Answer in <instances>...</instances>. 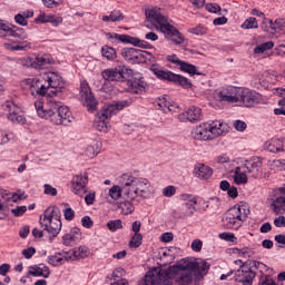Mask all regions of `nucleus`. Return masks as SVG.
<instances>
[{"mask_svg":"<svg viewBox=\"0 0 285 285\" xmlns=\"http://www.w3.org/2000/svg\"><path fill=\"white\" fill-rule=\"evenodd\" d=\"M208 271H210V264L204 259L183 258L178 264L167 269L163 268V274L169 282L176 279L179 285H190L193 277L202 279L204 275H208Z\"/></svg>","mask_w":285,"mask_h":285,"instance_id":"f257e3e1","label":"nucleus"},{"mask_svg":"<svg viewBox=\"0 0 285 285\" xmlns=\"http://www.w3.org/2000/svg\"><path fill=\"white\" fill-rule=\"evenodd\" d=\"M118 185L109 189V197L117 202L119 199H139L144 197L147 188H150V181L147 178L138 177L137 173L128 171L117 178Z\"/></svg>","mask_w":285,"mask_h":285,"instance_id":"f03ea898","label":"nucleus"},{"mask_svg":"<svg viewBox=\"0 0 285 285\" xmlns=\"http://www.w3.org/2000/svg\"><path fill=\"white\" fill-rule=\"evenodd\" d=\"M35 108L40 119H50L55 126H70L75 119L70 109L55 98L48 99L47 107L43 106V102L36 101Z\"/></svg>","mask_w":285,"mask_h":285,"instance_id":"7ed1b4c3","label":"nucleus"},{"mask_svg":"<svg viewBox=\"0 0 285 285\" xmlns=\"http://www.w3.org/2000/svg\"><path fill=\"white\" fill-rule=\"evenodd\" d=\"M161 9L151 8L145 11V14L157 30H160L165 35L166 39H170L175 46H181L184 43V36L177 28L168 22V17L161 14Z\"/></svg>","mask_w":285,"mask_h":285,"instance_id":"20e7f679","label":"nucleus"},{"mask_svg":"<svg viewBox=\"0 0 285 285\" xmlns=\"http://www.w3.org/2000/svg\"><path fill=\"white\" fill-rule=\"evenodd\" d=\"M43 79L48 83L47 86L41 83L37 78H27L24 80L32 97H46L50 88L55 90L52 92H60L61 88H63V78L59 72L48 71L45 73Z\"/></svg>","mask_w":285,"mask_h":285,"instance_id":"39448f33","label":"nucleus"},{"mask_svg":"<svg viewBox=\"0 0 285 285\" xmlns=\"http://www.w3.org/2000/svg\"><path fill=\"white\" fill-rule=\"evenodd\" d=\"M228 131V125L222 120L200 124L191 131L193 139L197 141H210Z\"/></svg>","mask_w":285,"mask_h":285,"instance_id":"423d86ee","label":"nucleus"},{"mask_svg":"<svg viewBox=\"0 0 285 285\" xmlns=\"http://www.w3.org/2000/svg\"><path fill=\"white\" fill-rule=\"evenodd\" d=\"M262 158L253 157L249 160H245L244 164L236 167L234 173V181L238 186L244 184H248V176L253 179H257V177H262Z\"/></svg>","mask_w":285,"mask_h":285,"instance_id":"0eeeda50","label":"nucleus"},{"mask_svg":"<svg viewBox=\"0 0 285 285\" xmlns=\"http://www.w3.org/2000/svg\"><path fill=\"white\" fill-rule=\"evenodd\" d=\"M132 104V100H120L115 104L105 105L102 109L98 112V116L95 119L94 126L100 132H108V128H110V124L108 122L112 115H117L124 108H128Z\"/></svg>","mask_w":285,"mask_h":285,"instance_id":"6e6552de","label":"nucleus"},{"mask_svg":"<svg viewBox=\"0 0 285 285\" xmlns=\"http://www.w3.org/2000/svg\"><path fill=\"white\" fill-rule=\"evenodd\" d=\"M250 209H248V205H235L225 213V217L223 219L224 226L232 230H239V228H242V224L248 219Z\"/></svg>","mask_w":285,"mask_h":285,"instance_id":"1a4fd4ad","label":"nucleus"},{"mask_svg":"<svg viewBox=\"0 0 285 285\" xmlns=\"http://www.w3.org/2000/svg\"><path fill=\"white\" fill-rule=\"evenodd\" d=\"M40 226L43 230H47L49 235L57 237L58 233H61V212L58 207H48L40 216Z\"/></svg>","mask_w":285,"mask_h":285,"instance_id":"9d476101","label":"nucleus"},{"mask_svg":"<svg viewBox=\"0 0 285 285\" xmlns=\"http://www.w3.org/2000/svg\"><path fill=\"white\" fill-rule=\"evenodd\" d=\"M150 70L157 76L158 79H161L163 81H171L173 83H176V86H181V88L186 89L193 88L190 80L181 75L163 70L159 67H153Z\"/></svg>","mask_w":285,"mask_h":285,"instance_id":"9b49d317","label":"nucleus"},{"mask_svg":"<svg viewBox=\"0 0 285 285\" xmlns=\"http://www.w3.org/2000/svg\"><path fill=\"white\" fill-rule=\"evenodd\" d=\"M2 110H4L8 120L12 124H19L20 126H26V124H28V120L23 115V110H21V107L14 104V100H7L2 105Z\"/></svg>","mask_w":285,"mask_h":285,"instance_id":"f8f14e48","label":"nucleus"},{"mask_svg":"<svg viewBox=\"0 0 285 285\" xmlns=\"http://www.w3.org/2000/svg\"><path fill=\"white\" fill-rule=\"evenodd\" d=\"M101 77L105 81H126L128 77H132V69H128L124 65H118L115 68L104 70Z\"/></svg>","mask_w":285,"mask_h":285,"instance_id":"ddd939ff","label":"nucleus"},{"mask_svg":"<svg viewBox=\"0 0 285 285\" xmlns=\"http://www.w3.org/2000/svg\"><path fill=\"white\" fill-rule=\"evenodd\" d=\"M238 101L245 108H253L257 104H262V94L250 90L248 88H242L238 91Z\"/></svg>","mask_w":285,"mask_h":285,"instance_id":"4468645a","label":"nucleus"},{"mask_svg":"<svg viewBox=\"0 0 285 285\" xmlns=\"http://www.w3.org/2000/svg\"><path fill=\"white\" fill-rule=\"evenodd\" d=\"M121 57L129 63H146L148 57H153V55L141 49L124 48L121 50Z\"/></svg>","mask_w":285,"mask_h":285,"instance_id":"2eb2a0df","label":"nucleus"},{"mask_svg":"<svg viewBox=\"0 0 285 285\" xmlns=\"http://www.w3.org/2000/svg\"><path fill=\"white\" fill-rule=\"evenodd\" d=\"M144 284L145 285H173V281L166 278V275L164 274V268L154 267L145 275Z\"/></svg>","mask_w":285,"mask_h":285,"instance_id":"dca6fc26","label":"nucleus"},{"mask_svg":"<svg viewBox=\"0 0 285 285\" xmlns=\"http://www.w3.org/2000/svg\"><path fill=\"white\" fill-rule=\"evenodd\" d=\"M239 89L240 87L233 86L223 88L215 92L214 98L226 104H239Z\"/></svg>","mask_w":285,"mask_h":285,"instance_id":"f3484780","label":"nucleus"},{"mask_svg":"<svg viewBox=\"0 0 285 285\" xmlns=\"http://www.w3.org/2000/svg\"><path fill=\"white\" fill-rule=\"evenodd\" d=\"M88 173L77 174L71 180V193L78 197H83L88 193Z\"/></svg>","mask_w":285,"mask_h":285,"instance_id":"a211bd4d","label":"nucleus"},{"mask_svg":"<svg viewBox=\"0 0 285 285\" xmlns=\"http://www.w3.org/2000/svg\"><path fill=\"white\" fill-rule=\"evenodd\" d=\"M156 110H161L165 115L168 112H179V105L170 99L168 96L158 97L154 101Z\"/></svg>","mask_w":285,"mask_h":285,"instance_id":"6ab92c4d","label":"nucleus"},{"mask_svg":"<svg viewBox=\"0 0 285 285\" xmlns=\"http://www.w3.org/2000/svg\"><path fill=\"white\" fill-rule=\"evenodd\" d=\"M255 269L253 266L242 265L235 273L236 282H239L243 285H253V279H255Z\"/></svg>","mask_w":285,"mask_h":285,"instance_id":"aec40b11","label":"nucleus"},{"mask_svg":"<svg viewBox=\"0 0 285 285\" xmlns=\"http://www.w3.org/2000/svg\"><path fill=\"white\" fill-rule=\"evenodd\" d=\"M80 97L81 100L85 101L83 105L90 110H95V108H97V99H95L88 81H82L80 83Z\"/></svg>","mask_w":285,"mask_h":285,"instance_id":"412c9836","label":"nucleus"},{"mask_svg":"<svg viewBox=\"0 0 285 285\" xmlns=\"http://www.w3.org/2000/svg\"><path fill=\"white\" fill-rule=\"evenodd\" d=\"M204 115L202 114V108L199 107H189L186 112L179 114V121H190V124H195V121H202Z\"/></svg>","mask_w":285,"mask_h":285,"instance_id":"4be33fe9","label":"nucleus"},{"mask_svg":"<svg viewBox=\"0 0 285 285\" xmlns=\"http://www.w3.org/2000/svg\"><path fill=\"white\" fill-rule=\"evenodd\" d=\"M82 237L81 229L79 227H72L69 233L62 236V244L65 246H75V244L81 242Z\"/></svg>","mask_w":285,"mask_h":285,"instance_id":"5701e85b","label":"nucleus"},{"mask_svg":"<svg viewBox=\"0 0 285 285\" xmlns=\"http://www.w3.org/2000/svg\"><path fill=\"white\" fill-rule=\"evenodd\" d=\"M1 30L7 37H14L16 39H23L26 36L23 28L3 21L1 22Z\"/></svg>","mask_w":285,"mask_h":285,"instance_id":"b1692460","label":"nucleus"},{"mask_svg":"<svg viewBox=\"0 0 285 285\" xmlns=\"http://www.w3.org/2000/svg\"><path fill=\"white\" fill-rule=\"evenodd\" d=\"M27 277H43L45 279H48L50 277V267L46 264L30 266Z\"/></svg>","mask_w":285,"mask_h":285,"instance_id":"393cba45","label":"nucleus"},{"mask_svg":"<svg viewBox=\"0 0 285 285\" xmlns=\"http://www.w3.org/2000/svg\"><path fill=\"white\" fill-rule=\"evenodd\" d=\"M194 176L198 179H210L213 177V168L205 164L198 163L194 167Z\"/></svg>","mask_w":285,"mask_h":285,"instance_id":"a878e982","label":"nucleus"},{"mask_svg":"<svg viewBox=\"0 0 285 285\" xmlns=\"http://www.w3.org/2000/svg\"><path fill=\"white\" fill-rule=\"evenodd\" d=\"M148 83L145 82L144 78H132L130 81L129 90L134 95H144Z\"/></svg>","mask_w":285,"mask_h":285,"instance_id":"bb28decb","label":"nucleus"},{"mask_svg":"<svg viewBox=\"0 0 285 285\" xmlns=\"http://www.w3.org/2000/svg\"><path fill=\"white\" fill-rule=\"evenodd\" d=\"M268 153H284V139L272 138L265 142Z\"/></svg>","mask_w":285,"mask_h":285,"instance_id":"cd10ccee","label":"nucleus"},{"mask_svg":"<svg viewBox=\"0 0 285 285\" xmlns=\"http://www.w3.org/2000/svg\"><path fill=\"white\" fill-rule=\"evenodd\" d=\"M3 47L6 50H12V51H23V50H31L32 49V42H29L27 40L18 41V42H4Z\"/></svg>","mask_w":285,"mask_h":285,"instance_id":"c85d7f7f","label":"nucleus"},{"mask_svg":"<svg viewBox=\"0 0 285 285\" xmlns=\"http://www.w3.org/2000/svg\"><path fill=\"white\" fill-rule=\"evenodd\" d=\"M269 207L274 215H285V196H277L272 199Z\"/></svg>","mask_w":285,"mask_h":285,"instance_id":"c756f323","label":"nucleus"},{"mask_svg":"<svg viewBox=\"0 0 285 285\" xmlns=\"http://www.w3.org/2000/svg\"><path fill=\"white\" fill-rule=\"evenodd\" d=\"M30 63L32 68L43 69L50 66V57L48 55H39L35 59H30Z\"/></svg>","mask_w":285,"mask_h":285,"instance_id":"7c9ffc66","label":"nucleus"},{"mask_svg":"<svg viewBox=\"0 0 285 285\" xmlns=\"http://www.w3.org/2000/svg\"><path fill=\"white\" fill-rule=\"evenodd\" d=\"M106 39L110 41V43H130V36L128 35H119L117 32H107Z\"/></svg>","mask_w":285,"mask_h":285,"instance_id":"2f4dec72","label":"nucleus"},{"mask_svg":"<svg viewBox=\"0 0 285 285\" xmlns=\"http://www.w3.org/2000/svg\"><path fill=\"white\" fill-rule=\"evenodd\" d=\"M1 195L7 206H12V204H17L18 202H21V199H23L22 194L8 193V190H2Z\"/></svg>","mask_w":285,"mask_h":285,"instance_id":"473e14b6","label":"nucleus"},{"mask_svg":"<svg viewBox=\"0 0 285 285\" xmlns=\"http://www.w3.org/2000/svg\"><path fill=\"white\" fill-rule=\"evenodd\" d=\"M179 199L180 202H184V204H206V200H204V198L188 193L180 194Z\"/></svg>","mask_w":285,"mask_h":285,"instance_id":"72a5a7b5","label":"nucleus"},{"mask_svg":"<svg viewBox=\"0 0 285 285\" xmlns=\"http://www.w3.org/2000/svg\"><path fill=\"white\" fill-rule=\"evenodd\" d=\"M102 21L106 23H119V21H124V13L120 10H112L109 16H102Z\"/></svg>","mask_w":285,"mask_h":285,"instance_id":"f704fd0d","label":"nucleus"},{"mask_svg":"<svg viewBox=\"0 0 285 285\" xmlns=\"http://www.w3.org/2000/svg\"><path fill=\"white\" fill-rule=\"evenodd\" d=\"M232 253L244 259H248L253 257V255H255V250H253V248L250 247H243V248L235 247L232 249Z\"/></svg>","mask_w":285,"mask_h":285,"instance_id":"c9c22d12","label":"nucleus"},{"mask_svg":"<svg viewBox=\"0 0 285 285\" xmlns=\"http://www.w3.org/2000/svg\"><path fill=\"white\" fill-rule=\"evenodd\" d=\"M101 56L107 59V61H115V59H117V50H115V48L110 47V46H102L101 47Z\"/></svg>","mask_w":285,"mask_h":285,"instance_id":"e433bc0d","label":"nucleus"},{"mask_svg":"<svg viewBox=\"0 0 285 285\" xmlns=\"http://www.w3.org/2000/svg\"><path fill=\"white\" fill-rule=\"evenodd\" d=\"M265 23H268L269 28H272L273 32H278L279 30H284L285 28V19L284 18H277L275 21L271 19H265Z\"/></svg>","mask_w":285,"mask_h":285,"instance_id":"4c0bfd02","label":"nucleus"},{"mask_svg":"<svg viewBox=\"0 0 285 285\" xmlns=\"http://www.w3.org/2000/svg\"><path fill=\"white\" fill-rule=\"evenodd\" d=\"M132 202H139V197L134 200L125 199V202L120 203L122 215H132L135 213V205Z\"/></svg>","mask_w":285,"mask_h":285,"instance_id":"58836bf2","label":"nucleus"},{"mask_svg":"<svg viewBox=\"0 0 285 285\" xmlns=\"http://www.w3.org/2000/svg\"><path fill=\"white\" fill-rule=\"evenodd\" d=\"M179 70H181V72L190 75V77H194V75L202 76V72L197 70V67L195 65L188 63L186 61H183L180 63Z\"/></svg>","mask_w":285,"mask_h":285,"instance_id":"ea45409f","label":"nucleus"},{"mask_svg":"<svg viewBox=\"0 0 285 285\" xmlns=\"http://www.w3.org/2000/svg\"><path fill=\"white\" fill-rule=\"evenodd\" d=\"M243 30H255L259 28V23L257 22V18L255 17H249L247 18L240 26Z\"/></svg>","mask_w":285,"mask_h":285,"instance_id":"a19ab883","label":"nucleus"},{"mask_svg":"<svg viewBox=\"0 0 285 285\" xmlns=\"http://www.w3.org/2000/svg\"><path fill=\"white\" fill-rule=\"evenodd\" d=\"M275 43L273 41L263 42L255 47L254 52L255 55H264L266 50H273Z\"/></svg>","mask_w":285,"mask_h":285,"instance_id":"79ce46f5","label":"nucleus"},{"mask_svg":"<svg viewBox=\"0 0 285 285\" xmlns=\"http://www.w3.org/2000/svg\"><path fill=\"white\" fill-rule=\"evenodd\" d=\"M90 255V249L86 246H80L73 249V256L78 257V259H86Z\"/></svg>","mask_w":285,"mask_h":285,"instance_id":"37998d69","label":"nucleus"},{"mask_svg":"<svg viewBox=\"0 0 285 285\" xmlns=\"http://www.w3.org/2000/svg\"><path fill=\"white\" fill-rule=\"evenodd\" d=\"M132 46H138V48H144L145 50H151L153 45L148 43L145 40H140L139 38L130 37V41Z\"/></svg>","mask_w":285,"mask_h":285,"instance_id":"c03bdc74","label":"nucleus"},{"mask_svg":"<svg viewBox=\"0 0 285 285\" xmlns=\"http://www.w3.org/2000/svg\"><path fill=\"white\" fill-rule=\"evenodd\" d=\"M249 266H252L253 271H258L259 273H262V275L268 273V266L259 261H252L249 263Z\"/></svg>","mask_w":285,"mask_h":285,"instance_id":"a18cd8bd","label":"nucleus"},{"mask_svg":"<svg viewBox=\"0 0 285 285\" xmlns=\"http://www.w3.org/2000/svg\"><path fill=\"white\" fill-rule=\"evenodd\" d=\"M107 228L110 233H117V230H121V228H124V225L121 219H115L107 223Z\"/></svg>","mask_w":285,"mask_h":285,"instance_id":"49530a36","label":"nucleus"},{"mask_svg":"<svg viewBox=\"0 0 285 285\" xmlns=\"http://www.w3.org/2000/svg\"><path fill=\"white\" fill-rule=\"evenodd\" d=\"M144 242V236L141 234H134L129 242V248H139Z\"/></svg>","mask_w":285,"mask_h":285,"instance_id":"de8ad7c7","label":"nucleus"},{"mask_svg":"<svg viewBox=\"0 0 285 285\" xmlns=\"http://www.w3.org/2000/svg\"><path fill=\"white\" fill-rule=\"evenodd\" d=\"M47 262L51 266H59V264L63 262V254L57 253V254L50 255L48 256Z\"/></svg>","mask_w":285,"mask_h":285,"instance_id":"09e8293b","label":"nucleus"},{"mask_svg":"<svg viewBox=\"0 0 285 285\" xmlns=\"http://www.w3.org/2000/svg\"><path fill=\"white\" fill-rule=\"evenodd\" d=\"M195 206H197V204H193V203L183 204V208H185L186 217H193V215H195V213L197 212V208Z\"/></svg>","mask_w":285,"mask_h":285,"instance_id":"8fccbe9b","label":"nucleus"},{"mask_svg":"<svg viewBox=\"0 0 285 285\" xmlns=\"http://www.w3.org/2000/svg\"><path fill=\"white\" fill-rule=\"evenodd\" d=\"M189 32H190L191 35H196L197 37H202V36H204V35H207L208 28H206V27L203 26V24H198V26H196V27L189 29Z\"/></svg>","mask_w":285,"mask_h":285,"instance_id":"3c124183","label":"nucleus"},{"mask_svg":"<svg viewBox=\"0 0 285 285\" xmlns=\"http://www.w3.org/2000/svg\"><path fill=\"white\" fill-rule=\"evenodd\" d=\"M28 210L26 205L17 206L16 208L11 209V213L14 217H23Z\"/></svg>","mask_w":285,"mask_h":285,"instance_id":"603ef678","label":"nucleus"},{"mask_svg":"<svg viewBox=\"0 0 285 285\" xmlns=\"http://www.w3.org/2000/svg\"><path fill=\"white\" fill-rule=\"evenodd\" d=\"M177 195V187L169 185L163 189L164 197H175Z\"/></svg>","mask_w":285,"mask_h":285,"instance_id":"864d4df0","label":"nucleus"},{"mask_svg":"<svg viewBox=\"0 0 285 285\" xmlns=\"http://www.w3.org/2000/svg\"><path fill=\"white\" fill-rule=\"evenodd\" d=\"M219 239H224V242H232V243H237V237H235V234L233 233H220L218 235Z\"/></svg>","mask_w":285,"mask_h":285,"instance_id":"5fc2aeb1","label":"nucleus"},{"mask_svg":"<svg viewBox=\"0 0 285 285\" xmlns=\"http://www.w3.org/2000/svg\"><path fill=\"white\" fill-rule=\"evenodd\" d=\"M61 1L62 0H42V3L45 6V8H59V6H61Z\"/></svg>","mask_w":285,"mask_h":285,"instance_id":"6e6d98bb","label":"nucleus"},{"mask_svg":"<svg viewBox=\"0 0 285 285\" xmlns=\"http://www.w3.org/2000/svg\"><path fill=\"white\" fill-rule=\"evenodd\" d=\"M259 285H277L275 281H273V277L269 275H262L259 278Z\"/></svg>","mask_w":285,"mask_h":285,"instance_id":"4d7b16f0","label":"nucleus"},{"mask_svg":"<svg viewBox=\"0 0 285 285\" xmlns=\"http://www.w3.org/2000/svg\"><path fill=\"white\" fill-rule=\"evenodd\" d=\"M51 14H46L45 12H41L38 14V17L35 19L36 23H49L50 22Z\"/></svg>","mask_w":285,"mask_h":285,"instance_id":"13d9d810","label":"nucleus"},{"mask_svg":"<svg viewBox=\"0 0 285 285\" xmlns=\"http://www.w3.org/2000/svg\"><path fill=\"white\" fill-rule=\"evenodd\" d=\"M43 188H45V195H49L50 197H57V195H58V190H57V188H55V187H52V185H48V184H46L45 186H43Z\"/></svg>","mask_w":285,"mask_h":285,"instance_id":"bf43d9fd","label":"nucleus"},{"mask_svg":"<svg viewBox=\"0 0 285 285\" xmlns=\"http://www.w3.org/2000/svg\"><path fill=\"white\" fill-rule=\"evenodd\" d=\"M205 9L207 10V12H212L214 14H217V12L222 11V7H219V4L217 3H207L205 6Z\"/></svg>","mask_w":285,"mask_h":285,"instance_id":"052dcab7","label":"nucleus"},{"mask_svg":"<svg viewBox=\"0 0 285 285\" xmlns=\"http://www.w3.org/2000/svg\"><path fill=\"white\" fill-rule=\"evenodd\" d=\"M14 21L16 23H18V26H22V27L28 26V20L23 13H17L14 16Z\"/></svg>","mask_w":285,"mask_h":285,"instance_id":"680f3d73","label":"nucleus"},{"mask_svg":"<svg viewBox=\"0 0 285 285\" xmlns=\"http://www.w3.org/2000/svg\"><path fill=\"white\" fill-rule=\"evenodd\" d=\"M63 217L67 222H72L75 219V209L70 207L66 208L63 210Z\"/></svg>","mask_w":285,"mask_h":285,"instance_id":"e2e57ef3","label":"nucleus"},{"mask_svg":"<svg viewBox=\"0 0 285 285\" xmlns=\"http://www.w3.org/2000/svg\"><path fill=\"white\" fill-rule=\"evenodd\" d=\"M166 59L170 63H174V66H179V67L184 62L183 60L179 59V57H177V55H169V56L166 57Z\"/></svg>","mask_w":285,"mask_h":285,"instance_id":"0e129e2a","label":"nucleus"},{"mask_svg":"<svg viewBox=\"0 0 285 285\" xmlns=\"http://www.w3.org/2000/svg\"><path fill=\"white\" fill-rule=\"evenodd\" d=\"M81 225L83 228H90L91 226H95V223L92 222V218L90 216H83L81 218Z\"/></svg>","mask_w":285,"mask_h":285,"instance_id":"69168bd1","label":"nucleus"},{"mask_svg":"<svg viewBox=\"0 0 285 285\" xmlns=\"http://www.w3.org/2000/svg\"><path fill=\"white\" fill-rule=\"evenodd\" d=\"M35 253H37V249H35V247H29L22 250V255L26 259H32Z\"/></svg>","mask_w":285,"mask_h":285,"instance_id":"338daca9","label":"nucleus"},{"mask_svg":"<svg viewBox=\"0 0 285 285\" xmlns=\"http://www.w3.org/2000/svg\"><path fill=\"white\" fill-rule=\"evenodd\" d=\"M274 226L276 228H285V217L284 216H278L274 219Z\"/></svg>","mask_w":285,"mask_h":285,"instance_id":"774afa93","label":"nucleus"}]
</instances>
